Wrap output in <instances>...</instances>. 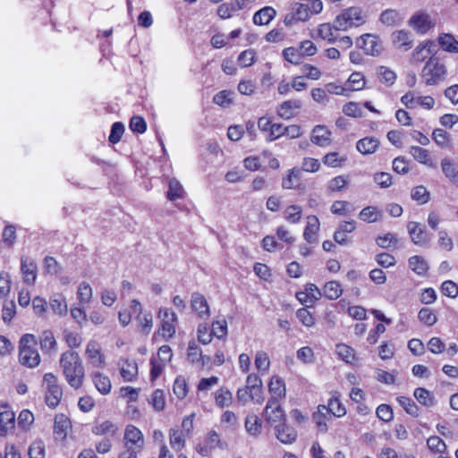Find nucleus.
Instances as JSON below:
<instances>
[{"instance_id": "obj_1", "label": "nucleus", "mask_w": 458, "mask_h": 458, "mask_svg": "<svg viewBox=\"0 0 458 458\" xmlns=\"http://www.w3.org/2000/svg\"><path fill=\"white\" fill-rule=\"evenodd\" d=\"M60 366L69 385L78 389L81 386L84 377V368L78 352H64L60 358Z\"/></svg>"}, {"instance_id": "obj_2", "label": "nucleus", "mask_w": 458, "mask_h": 458, "mask_svg": "<svg viewBox=\"0 0 458 458\" xmlns=\"http://www.w3.org/2000/svg\"><path fill=\"white\" fill-rule=\"evenodd\" d=\"M37 339L32 334H25L20 341V362L29 368H35L40 362V356L36 348Z\"/></svg>"}, {"instance_id": "obj_3", "label": "nucleus", "mask_w": 458, "mask_h": 458, "mask_svg": "<svg viewBox=\"0 0 458 458\" xmlns=\"http://www.w3.org/2000/svg\"><path fill=\"white\" fill-rule=\"evenodd\" d=\"M422 78L426 85H437L445 80L447 69L437 57H430L422 69Z\"/></svg>"}, {"instance_id": "obj_4", "label": "nucleus", "mask_w": 458, "mask_h": 458, "mask_svg": "<svg viewBox=\"0 0 458 458\" xmlns=\"http://www.w3.org/2000/svg\"><path fill=\"white\" fill-rule=\"evenodd\" d=\"M356 45L364 50L366 55L377 56L383 50L379 38L371 34H364L356 40Z\"/></svg>"}, {"instance_id": "obj_5", "label": "nucleus", "mask_w": 458, "mask_h": 458, "mask_svg": "<svg viewBox=\"0 0 458 458\" xmlns=\"http://www.w3.org/2000/svg\"><path fill=\"white\" fill-rule=\"evenodd\" d=\"M268 391L271 397L267 401V409H270L279 403V399L285 397L286 388L284 379L278 376L272 377L268 384Z\"/></svg>"}, {"instance_id": "obj_6", "label": "nucleus", "mask_w": 458, "mask_h": 458, "mask_svg": "<svg viewBox=\"0 0 458 458\" xmlns=\"http://www.w3.org/2000/svg\"><path fill=\"white\" fill-rule=\"evenodd\" d=\"M126 449L132 447V450L141 452L144 446V437L142 432L133 425H128L124 432Z\"/></svg>"}, {"instance_id": "obj_7", "label": "nucleus", "mask_w": 458, "mask_h": 458, "mask_svg": "<svg viewBox=\"0 0 458 458\" xmlns=\"http://www.w3.org/2000/svg\"><path fill=\"white\" fill-rule=\"evenodd\" d=\"M163 313L161 323V335L164 338L168 339L175 334V323L177 322V316L170 309H160L159 316Z\"/></svg>"}, {"instance_id": "obj_8", "label": "nucleus", "mask_w": 458, "mask_h": 458, "mask_svg": "<svg viewBox=\"0 0 458 458\" xmlns=\"http://www.w3.org/2000/svg\"><path fill=\"white\" fill-rule=\"evenodd\" d=\"M21 271L24 283L33 285L37 279L38 267L34 259L30 257L21 258Z\"/></svg>"}, {"instance_id": "obj_9", "label": "nucleus", "mask_w": 458, "mask_h": 458, "mask_svg": "<svg viewBox=\"0 0 458 458\" xmlns=\"http://www.w3.org/2000/svg\"><path fill=\"white\" fill-rule=\"evenodd\" d=\"M86 355L91 364L97 368H104L106 365L105 357L101 352L99 344L96 341H89L86 348Z\"/></svg>"}, {"instance_id": "obj_10", "label": "nucleus", "mask_w": 458, "mask_h": 458, "mask_svg": "<svg viewBox=\"0 0 458 458\" xmlns=\"http://www.w3.org/2000/svg\"><path fill=\"white\" fill-rule=\"evenodd\" d=\"M407 229L411 241L417 245H425L428 242L429 237L424 228L419 223L411 221L407 225Z\"/></svg>"}, {"instance_id": "obj_11", "label": "nucleus", "mask_w": 458, "mask_h": 458, "mask_svg": "<svg viewBox=\"0 0 458 458\" xmlns=\"http://www.w3.org/2000/svg\"><path fill=\"white\" fill-rule=\"evenodd\" d=\"M276 438L283 444H292L297 438V431L284 423L276 424L275 426Z\"/></svg>"}, {"instance_id": "obj_12", "label": "nucleus", "mask_w": 458, "mask_h": 458, "mask_svg": "<svg viewBox=\"0 0 458 458\" xmlns=\"http://www.w3.org/2000/svg\"><path fill=\"white\" fill-rule=\"evenodd\" d=\"M392 41L396 48L407 51L412 47L413 39L410 31L401 30L392 33Z\"/></svg>"}, {"instance_id": "obj_13", "label": "nucleus", "mask_w": 458, "mask_h": 458, "mask_svg": "<svg viewBox=\"0 0 458 458\" xmlns=\"http://www.w3.org/2000/svg\"><path fill=\"white\" fill-rule=\"evenodd\" d=\"M191 305L199 318H208L209 316V307L203 294L197 292L193 293L191 298Z\"/></svg>"}, {"instance_id": "obj_14", "label": "nucleus", "mask_w": 458, "mask_h": 458, "mask_svg": "<svg viewBox=\"0 0 458 458\" xmlns=\"http://www.w3.org/2000/svg\"><path fill=\"white\" fill-rule=\"evenodd\" d=\"M441 169L445 178L458 188V165L445 157L441 160Z\"/></svg>"}, {"instance_id": "obj_15", "label": "nucleus", "mask_w": 458, "mask_h": 458, "mask_svg": "<svg viewBox=\"0 0 458 458\" xmlns=\"http://www.w3.org/2000/svg\"><path fill=\"white\" fill-rule=\"evenodd\" d=\"M41 351L46 354L56 352L57 343L51 330H45L39 336Z\"/></svg>"}, {"instance_id": "obj_16", "label": "nucleus", "mask_w": 458, "mask_h": 458, "mask_svg": "<svg viewBox=\"0 0 458 458\" xmlns=\"http://www.w3.org/2000/svg\"><path fill=\"white\" fill-rule=\"evenodd\" d=\"M331 131H328L325 126L323 125H317L312 130L310 140L312 143L320 146L325 147L330 144Z\"/></svg>"}, {"instance_id": "obj_17", "label": "nucleus", "mask_w": 458, "mask_h": 458, "mask_svg": "<svg viewBox=\"0 0 458 458\" xmlns=\"http://www.w3.org/2000/svg\"><path fill=\"white\" fill-rule=\"evenodd\" d=\"M15 428V414L9 410L7 404L2 403V437L13 431Z\"/></svg>"}, {"instance_id": "obj_18", "label": "nucleus", "mask_w": 458, "mask_h": 458, "mask_svg": "<svg viewBox=\"0 0 458 458\" xmlns=\"http://www.w3.org/2000/svg\"><path fill=\"white\" fill-rule=\"evenodd\" d=\"M276 15V10L271 6H266L256 12L253 15V23L262 26L267 25Z\"/></svg>"}, {"instance_id": "obj_19", "label": "nucleus", "mask_w": 458, "mask_h": 458, "mask_svg": "<svg viewBox=\"0 0 458 458\" xmlns=\"http://www.w3.org/2000/svg\"><path fill=\"white\" fill-rule=\"evenodd\" d=\"M265 417L268 423L270 424H276V423H284L285 422V414L284 411L282 410L279 403H276V404H274L273 408L267 409V404L265 408Z\"/></svg>"}, {"instance_id": "obj_20", "label": "nucleus", "mask_w": 458, "mask_h": 458, "mask_svg": "<svg viewBox=\"0 0 458 458\" xmlns=\"http://www.w3.org/2000/svg\"><path fill=\"white\" fill-rule=\"evenodd\" d=\"M379 141L373 137H365L356 143L357 150L362 155L373 154L378 148Z\"/></svg>"}, {"instance_id": "obj_21", "label": "nucleus", "mask_w": 458, "mask_h": 458, "mask_svg": "<svg viewBox=\"0 0 458 458\" xmlns=\"http://www.w3.org/2000/svg\"><path fill=\"white\" fill-rule=\"evenodd\" d=\"M302 106L301 100H287L284 101L277 109V114L285 120L293 116V109H300Z\"/></svg>"}, {"instance_id": "obj_22", "label": "nucleus", "mask_w": 458, "mask_h": 458, "mask_svg": "<svg viewBox=\"0 0 458 458\" xmlns=\"http://www.w3.org/2000/svg\"><path fill=\"white\" fill-rule=\"evenodd\" d=\"M409 24L420 34L426 33L430 28V21L427 14L416 13L409 21Z\"/></svg>"}, {"instance_id": "obj_23", "label": "nucleus", "mask_w": 458, "mask_h": 458, "mask_svg": "<svg viewBox=\"0 0 458 458\" xmlns=\"http://www.w3.org/2000/svg\"><path fill=\"white\" fill-rule=\"evenodd\" d=\"M307 219L308 223L303 232V237L309 243H313L317 241L315 235L319 230V220L316 216H309Z\"/></svg>"}, {"instance_id": "obj_24", "label": "nucleus", "mask_w": 458, "mask_h": 458, "mask_svg": "<svg viewBox=\"0 0 458 458\" xmlns=\"http://www.w3.org/2000/svg\"><path fill=\"white\" fill-rule=\"evenodd\" d=\"M440 47L448 53L457 54L458 53V40L454 38L452 34L443 33L438 36L437 38Z\"/></svg>"}, {"instance_id": "obj_25", "label": "nucleus", "mask_w": 458, "mask_h": 458, "mask_svg": "<svg viewBox=\"0 0 458 458\" xmlns=\"http://www.w3.org/2000/svg\"><path fill=\"white\" fill-rule=\"evenodd\" d=\"M322 409L325 410V411H327V414H328L329 418L331 417V414L340 418L345 415L346 413L345 407L336 397L330 398L327 406L323 405Z\"/></svg>"}, {"instance_id": "obj_26", "label": "nucleus", "mask_w": 458, "mask_h": 458, "mask_svg": "<svg viewBox=\"0 0 458 458\" xmlns=\"http://www.w3.org/2000/svg\"><path fill=\"white\" fill-rule=\"evenodd\" d=\"M49 306L53 312L58 315H65L68 310L65 298L60 293H55L50 297Z\"/></svg>"}, {"instance_id": "obj_27", "label": "nucleus", "mask_w": 458, "mask_h": 458, "mask_svg": "<svg viewBox=\"0 0 458 458\" xmlns=\"http://www.w3.org/2000/svg\"><path fill=\"white\" fill-rule=\"evenodd\" d=\"M93 383L96 388L102 394H107L111 391V381L109 377L100 372H96L92 375Z\"/></svg>"}, {"instance_id": "obj_28", "label": "nucleus", "mask_w": 458, "mask_h": 458, "mask_svg": "<svg viewBox=\"0 0 458 458\" xmlns=\"http://www.w3.org/2000/svg\"><path fill=\"white\" fill-rule=\"evenodd\" d=\"M118 431V427L110 420H105L93 427L92 432L98 436L113 437Z\"/></svg>"}, {"instance_id": "obj_29", "label": "nucleus", "mask_w": 458, "mask_h": 458, "mask_svg": "<svg viewBox=\"0 0 458 458\" xmlns=\"http://www.w3.org/2000/svg\"><path fill=\"white\" fill-rule=\"evenodd\" d=\"M63 395L62 388L59 386H51V387L47 388L45 400L47 404L55 408L60 403V400Z\"/></svg>"}, {"instance_id": "obj_30", "label": "nucleus", "mask_w": 458, "mask_h": 458, "mask_svg": "<svg viewBox=\"0 0 458 458\" xmlns=\"http://www.w3.org/2000/svg\"><path fill=\"white\" fill-rule=\"evenodd\" d=\"M413 395L420 404L426 407H432L436 403L433 394L426 388L417 387Z\"/></svg>"}, {"instance_id": "obj_31", "label": "nucleus", "mask_w": 458, "mask_h": 458, "mask_svg": "<svg viewBox=\"0 0 458 458\" xmlns=\"http://www.w3.org/2000/svg\"><path fill=\"white\" fill-rule=\"evenodd\" d=\"M358 26L357 21H352L345 10L342 12L334 21L333 28L335 30H346L350 27Z\"/></svg>"}, {"instance_id": "obj_32", "label": "nucleus", "mask_w": 458, "mask_h": 458, "mask_svg": "<svg viewBox=\"0 0 458 458\" xmlns=\"http://www.w3.org/2000/svg\"><path fill=\"white\" fill-rule=\"evenodd\" d=\"M396 400L409 415L415 418L420 416V408L411 398L407 396H398Z\"/></svg>"}, {"instance_id": "obj_33", "label": "nucleus", "mask_w": 458, "mask_h": 458, "mask_svg": "<svg viewBox=\"0 0 458 458\" xmlns=\"http://www.w3.org/2000/svg\"><path fill=\"white\" fill-rule=\"evenodd\" d=\"M410 154L419 163L433 166L431 160L429 159V152L428 149L422 148L418 146H412L410 149Z\"/></svg>"}, {"instance_id": "obj_34", "label": "nucleus", "mask_w": 458, "mask_h": 458, "mask_svg": "<svg viewBox=\"0 0 458 458\" xmlns=\"http://www.w3.org/2000/svg\"><path fill=\"white\" fill-rule=\"evenodd\" d=\"M16 226L13 225H7L2 232V243L5 247L12 249L16 242Z\"/></svg>"}, {"instance_id": "obj_35", "label": "nucleus", "mask_w": 458, "mask_h": 458, "mask_svg": "<svg viewBox=\"0 0 458 458\" xmlns=\"http://www.w3.org/2000/svg\"><path fill=\"white\" fill-rule=\"evenodd\" d=\"M324 296L329 300L338 299L342 293V287L336 281L327 282L323 288Z\"/></svg>"}, {"instance_id": "obj_36", "label": "nucleus", "mask_w": 458, "mask_h": 458, "mask_svg": "<svg viewBox=\"0 0 458 458\" xmlns=\"http://www.w3.org/2000/svg\"><path fill=\"white\" fill-rule=\"evenodd\" d=\"M301 171L300 169H292L286 177L283 179L282 187L284 189H293L299 185Z\"/></svg>"}, {"instance_id": "obj_37", "label": "nucleus", "mask_w": 458, "mask_h": 458, "mask_svg": "<svg viewBox=\"0 0 458 458\" xmlns=\"http://www.w3.org/2000/svg\"><path fill=\"white\" fill-rule=\"evenodd\" d=\"M409 266L418 275H424L428 269V262L420 256H412L409 259Z\"/></svg>"}, {"instance_id": "obj_38", "label": "nucleus", "mask_w": 458, "mask_h": 458, "mask_svg": "<svg viewBox=\"0 0 458 458\" xmlns=\"http://www.w3.org/2000/svg\"><path fill=\"white\" fill-rule=\"evenodd\" d=\"M377 74L379 81L386 86H392L396 81L395 72L386 66H379Z\"/></svg>"}, {"instance_id": "obj_39", "label": "nucleus", "mask_w": 458, "mask_h": 458, "mask_svg": "<svg viewBox=\"0 0 458 458\" xmlns=\"http://www.w3.org/2000/svg\"><path fill=\"white\" fill-rule=\"evenodd\" d=\"M71 425L70 420L64 414H57L55 417L54 432L57 435H66Z\"/></svg>"}, {"instance_id": "obj_40", "label": "nucleus", "mask_w": 458, "mask_h": 458, "mask_svg": "<svg viewBox=\"0 0 458 458\" xmlns=\"http://www.w3.org/2000/svg\"><path fill=\"white\" fill-rule=\"evenodd\" d=\"M246 430L252 436H258L261 432V420L256 415H248L245 420Z\"/></svg>"}, {"instance_id": "obj_41", "label": "nucleus", "mask_w": 458, "mask_h": 458, "mask_svg": "<svg viewBox=\"0 0 458 458\" xmlns=\"http://www.w3.org/2000/svg\"><path fill=\"white\" fill-rule=\"evenodd\" d=\"M183 189L182 184L176 179L169 181V188L166 193L167 199L174 201L177 199L182 198Z\"/></svg>"}, {"instance_id": "obj_42", "label": "nucleus", "mask_w": 458, "mask_h": 458, "mask_svg": "<svg viewBox=\"0 0 458 458\" xmlns=\"http://www.w3.org/2000/svg\"><path fill=\"white\" fill-rule=\"evenodd\" d=\"M347 160L346 156H339L337 152H330L323 158V163L329 167H340Z\"/></svg>"}, {"instance_id": "obj_43", "label": "nucleus", "mask_w": 458, "mask_h": 458, "mask_svg": "<svg viewBox=\"0 0 458 458\" xmlns=\"http://www.w3.org/2000/svg\"><path fill=\"white\" fill-rule=\"evenodd\" d=\"M322 406L323 405H319L318 407V411L313 413L312 419L315 421L319 431L327 432V417L328 416V414H327V411H325V410L322 409Z\"/></svg>"}, {"instance_id": "obj_44", "label": "nucleus", "mask_w": 458, "mask_h": 458, "mask_svg": "<svg viewBox=\"0 0 458 458\" xmlns=\"http://www.w3.org/2000/svg\"><path fill=\"white\" fill-rule=\"evenodd\" d=\"M310 13L308 4L296 3L293 7V18L296 21H307L310 17Z\"/></svg>"}, {"instance_id": "obj_45", "label": "nucleus", "mask_w": 458, "mask_h": 458, "mask_svg": "<svg viewBox=\"0 0 458 458\" xmlns=\"http://www.w3.org/2000/svg\"><path fill=\"white\" fill-rule=\"evenodd\" d=\"M379 211L376 207L369 206L361 209L359 214L360 219L367 223H373L377 220Z\"/></svg>"}, {"instance_id": "obj_46", "label": "nucleus", "mask_w": 458, "mask_h": 458, "mask_svg": "<svg viewBox=\"0 0 458 458\" xmlns=\"http://www.w3.org/2000/svg\"><path fill=\"white\" fill-rule=\"evenodd\" d=\"M215 399L219 407L229 406L233 400V394L228 389L221 388L215 394Z\"/></svg>"}, {"instance_id": "obj_47", "label": "nucleus", "mask_w": 458, "mask_h": 458, "mask_svg": "<svg viewBox=\"0 0 458 458\" xmlns=\"http://www.w3.org/2000/svg\"><path fill=\"white\" fill-rule=\"evenodd\" d=\"M301 208L298 205L289 206L284 210V218L293 224H296L301 220Z\"/></svg>"}, {"instance_id": "obj_48", "label": "nucleus", "mask_w": 458, "mask_h": 458, "mask_svg": "<svg viewBox=\"0 0 458 458\" xmlns=\"http://www.w3.org/2000/svg\"><path fill=\"white\" fill-rule=\"evenodd\" d=\"M411 199L420 204H425L429 200V192L422 186H416L411 190Z\"/></svg>"}, {"instance_id": "obj_49", "label": "nucleus", "mask_w": 458, "mask_h": 458, "mask_svg": "<svg viewBox=\"0 0 458 458\" xmlns=\"http://www.w3.org/2000/svg\"><path fill=\"white\" fill-rule=\"evenodd\" d=\"M347 83L350 85L348 89L350 90H360L362 89L365 86L364 76L360 72H352Z\"/></svg>"}, {"instance_id": "obj_50", "label": "nucleus", "mask_w": 458, "mask_h": 458, "mask_svg": "<svg viewBox=\"0 0 458 458\" xmlns=\"http://www.w3.org/2000/svg\"><path fill=\"white\" fill-rule=\"evenodd\" d=\"M419 320L426 326H433L437 323V316L428 308H422L418 314Z\"/></svg>"}, {"instance_id": "obj_51", "label": "nucleus", "mask_w": 458, "mask_h": 458, "mask_svg": "<svg viewBox=\"0 0 458 458\" xmlns=\"http://www.w3.org/2000/svg\"><path fill=\"white\" fill-rule=\"evenodd\" d=\"M174 393L179 399H183L188 394V386L183 377H177L174 383Z\"/></svg>"}, {"instance_id": "obj_52", "label": "nucleus", "mask_w": 458, "mask_h": 458, "mask_svg": "<svg viewBox=\"0 0 458 458\" xmlns=\"http://www.w3.org/2000/svg\"><path fill=\"white\" fill-rule=\"evenodd\" d=\"M44 269L47 274L57 275L62 271V267L55 258L47 256L44 259Z\"/></svg>"}, {"instance_id": "obj_53", "label": "nucleus", "mask_w": 458, "mask_h": 458, "mask_svg": "<svg viewBox=\"0 0 458 458\" xmlns=\"http://www.w3.org/2000/svg\"><path fill=\"white\" fill-rule=\"evenodd\" d=\"M30 458H45V444L42 440L34 441L29 448Z\"/></svg>"}, {"instance_id": "obj_54", "label": "nucleus", "mask_w": 458, "mask_h": 458, "mask_svg": "<svg viewBox=\"0 0 458 458\" xmlns=\"http://www.w3.org/2000/svg\"><path fill=\"white\" fill-rule=\"evenodd\" d=\"M170 445L175 450H181L184 445V438L178 429L171 428L169 431Z\"/></svg>"}, {"instance_id": "obj_55", "label": "nucleus", "mask_w": 458, "mask_h": 458, "mask_svg": "<svg viewBox=\"0 0 458 458\" xmlns=\"http://www.w3.org/2000/svg\"><path fill=\"white\" fill-rule=\"evenodd\" d=\"M284 58L293 64H299L301 62V55L299 49L287 47L283 50Z\"/></svg>"}, {"instance_id": "obj_56", "label": "nucleus", "mask_w": 458, "mask_h": 458, "mask_svg": "<svg viewBox=\"0 0 458 458\" xmlns=\"http://www.w3.org/2000/svg\"><path fill=\"white\" fill-rule=\"evenodd\" d=\"M297 318L308 327L315 325V318L312 314L305 308H301L296 311Z\"/></svg>"}, {"instance_id": "obj_57", "label": "nucleus", "mask_w": 458, "mask_h": 458, "mask_svg": "<svg viewBox=\"0 0 458 458\" xmlns=\"http://www.w3.org/2000/svg\"><path fill=\"white\" fill-rule=\"evenodd\" d=\"M124 132V125L120 122H115L111 127L108 140L111 143L115 144L120 141Z\"/></svg>"}, {"instance_id": "obj_58", "label": "nucleus", "mask_w": 458, "mask_h": 458, "mask_svg": "<svg viewBox=\"0 0 458 458\" xmlns=\"http://www.w3.org/2000/svg\"><path fill=\"white\" fill-rule=\"evenodd\" d=\"M427 445L435 453H444L446 448L445 442L437 436L429 437L427 440Z\"/></svg>"}, {"instance_id": "obj_59", "label": "nucleus", "mask_w": 458, "mask_h": 458, "mask_svg": "<svg viewBox=\"0 0 458 458\" xmlns=\"http://www.w3.org/2000/svg\"><path fill=\"white\" fill-rule=\"evenodd\" d=\"M241 10V8H236V2L232 0L230 4H222L219 5L217 9V14L222 19L230 18L233 12H236Z\"/></svg>"}, {"instance_id": "obj_60", "label": "nucleus", "mask_w": 458, "mask_h": 458, "mask_svg": "<svg viewBox=\"0 0 458 458\" xmlns=\"http://www.w3.org/2000/svg\"><path fill=\"white\" fill-rule=\"evenodd\" d=\"M377 418L385 422H389L394 419V413L391 406L388 404H380L376 411Z\"/></svg>"}, {"instance_id": "obj_61", "label": "nucleus", "mask_w": 458, "mask_h": 458, "mask_svg": "<svg viewBox=\"0 0 458 458\" xmlns=\"http://www.w3.org/2000/svg\"><path fill=\"white\" fill-rule=\"evenodd\" d=\"M373 180L380 188L383 189L388 188L392 184V175L386 172L376 173L373 176Z\"/></svg>"}, {"instance_id": "obj_62", "label": "nucleus", "mask_w": 458, "mask_h": 458, "mask_svg": "<svg viewBox=\"0 0 458 458\" xmlns=\"http://www.w3.org/2000/svg\"><path fill=\"white\" fill-rule=\"evenodd\" d=\"M399 20V13L395 10L388 9L384 11L380 15V21L386 25L396 24Z\"/></svg>"}, {"instance_id": "obj_63", "label": "nucleus", "mask_w": 458, "mask_h": 458, "mask_svg": "<svg viewBox=\"0 0 458 458\" xmlns=\"http://www.w3.org/2000/svg\"><path fill=\"white\" fill-rule=\"evenodd\" d=\"M129 126L132 131L138 133H143L147 130V123L145 120L142 117L137 115H134L131 118Z\"/></svg>"}, {"instance_id": "obj_64", "label": "nucleus", "mask_w": 458, "mask_h": 458, "mask_svg": "<svg viewBox=\"0 0 458 458\" xmlns=\"http://www.w3.org/2000/svg\"><path fill=\"white\" fill-rule=\"evenodd\" d=\"M441 292L447 297L455 298L458 295V285L453 281H445L441 285Z\"/></svg>"}]
</instances>
